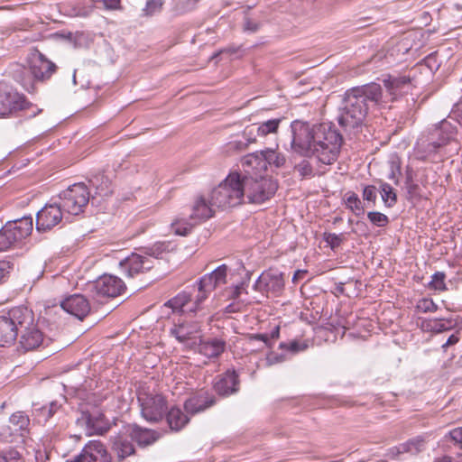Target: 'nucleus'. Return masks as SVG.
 <instances>
[{"label": "nucleus", "instance_id": "36", "mask_svg": "<svg viewBox=\"0 0 462 462\" xmlns=\"http://www.w3.org/2000/svg\"><path fill=\"white\" fill-rule=\"evenodd\" d=\"M424 448V439L420 436L413 438L407 442L402 444L399 448L400 453L418 454Z\"/></svg>", "mask_w": 462, "mask_h": 462}, {"label": "nucleus", "instance_id": "47", "mask_svg": "<svg viewBox=\"0 0 462 462\" xmlns=\"http://www.w3.org/2000/svg\"><path fill=\"white\" fill-rule=\"evenodd\" d=\"M301 178H310L313 176V168L308 160H302L294 166Z\"/></svg>", "mask_w": 462, "mask_h": 462}, {"label": "nucleus", "instance_id": "60", "mask_svg": "<svg viewBox=\"0 0 462 462\" xmlns=\"http://www.w3.org/2000/svg\"><path fill=\"white\" fill-rule=\"evenodd\" d=\"M458 340H459L458 337L457 335L453 334V335L449 336L447 342L443 345V347L455 345L458 342Z\"/></svg>", "mask_w": 462, "mask_h": 462}, {"label": "nucleus", "instance_id": "12", "mask_svg": "<svg viewBox=\"0 0 462 462\" xmlns=\"http://www.w3.org/2000/svg\"><path fill=\"white\" fill-rule=\"evenodd\" d=\"M142 416L148 421L158 422L168 409L166 398L160 393H141L138 396Z\"/></svg>", "mask_w": 462, "mask_h": 462}, {"label": "nucleus", "instance_id": "2", "mask_svg": "<svg viewBox=\"0 0 462 462\" xmlns=\"http://www.w3.org/2000/svg\"><path fill=\"white\" fill-rule=\"evenodd\" d=\"M382 98V88L377 83L364 85L348 89L344 96L338 124L346 131L358 127L364 122L371 106H376Z\"/></svg>", "mask_w": 462, "mask_h": 462}, {"label": "nucleus", "instance_id": "30", "mask_svg": "<svg viewBox=\"0 0 462 462\" xmlns=\"http://www.w3.org/2000/svg\"><path fill=\"white\" fill-rule=\"evenodd\" d=\"M165 414L167 423L171 430H181L189 421V414L183 412L179 407H171Z\"/></svg>", "mask_w": 462, "mask_h": 462}, {"label": "nucleus", "instance_id": "18", "mask_svg": "<svg viewBox=\"0 0 462 462\" xmlns=\"http://www.w3.org/2000/svg\"><path fill=\"white\" fill-rule=\"evenodd\" d=\"M284 288L283 274L275 270L263 272L254 284V289L262 293L278 296Z\"/></svg>", "mask_w": 462, "mask_h": 462}, {"label": "nucleus", "instance_id": "49", "mask_svg": "<svg viewBox=\"0 0 462 462\" xmlns=\"http://www.w3.org/2000/svg\"><path fill=\"white\" fill-rule=\"evenodd\" d=\"M417 309L423 313L434 312L438 310V306L431 299L425 298L418 302Z\"/></svg>", "mask_w": 462, "mask_h": 462}, {"label": "nucleus", "instance_id": "28", "mask_svg": "<svg viewBox=\"0 0 462 462\" xmlns=\"http://www.w3.org/2000/svg\"><path fill=\"white\" fill-rule=\"evenodd\" d=\"M12 76L27 92L33 93L35 91L34 82L36 80L33 79L29 66L16 65L12 71Z\"/></svg>", "mask_w": 462, "mask_h": 462}, {"label": "nucleus", "instance_id": "57", "mask_svg": "<svg viewBox=\"0 0 462 462\" xmlns=\"http://www.w3.org/2000/svg\"><path fill=\"white\" fill-rule=\"evenodd\" d=\"M35 459L36 462H45L50 459V451H48L46 448L43 450L38 449L35 452Z\"/></svg>", "mask_w": 462, "mask_h": 462}, {"label": "nucleus", "instance_id": "31", "mask_svg": "<svg viewBox=\"0 0 462 462\" xmlns=\"http://www.w3.org/2000/svg\"><path fill=\"white\" fill-rule=\"evenodd\" d=\"M89 183L99 196L106 197L113 193L112 180L103 172L93 175L89 179Z\"/></svg>", "mask_w": 462, "mask_h": 462}, {"label": "nucleus", "instance_id": "7", "mask_svg": "<svg viewBox=\"0 0 462 462\" xmlns=\"http://www.w3.org/2000/svg\"><path fill=\"white\" fill-rule=\"evenodd\" d=\"M244 192L249 203L262 204L269 200L276 192L278 183L272 178L254 176L245 168Z\"/></svg>", "mask_w": 462, "mask_h": 462}, {"label": "nucleus", "instance_id": "50", "mask_svg": "<svg viewBox=\"0 0 462 462\" xmlns=\"http://www.w3.org/2000/svg\"><path fill=\"white\" fill-rule=\"evenodd\" d=\"M14 269V263L10 261H0V284L6 282L11 272Z\"/></svg>", "mask_w": 462, "mask_h": 462}, {"label": "nucleus", "instance_id": "45", "mask_svg": "<svg viewBox=\"0 0 462 462\" xmlns=\"http://www.w3.org/2000/svg\"><path fill=\"white\" fill-rule=\"evenodd\" d=\"M367 217L369 221L379 227H383L387 226L389 223V218L386 215L378 212V211H371L367 214Z\"/></svg>", "mask_w": 462, "mask_h": 462}, {"label": "nucleus", "instance_id": "3", "mask_svg": "<svg viewBox=\"0 0 462 462\" xmlns=\"http://www.w3.org/2000/svg\"><path fill=\"white\" fill-rule=\"evenodd\" d=\"M227 265L221 264L210 273L203 275L197 282L198 295L195 300V308L188 309L187 306L191 300V295L186 291L178 293L164 303L165 307L171 308L172 313L195 312L199 306L208 299L209 294L218 286L226 282Z\"/></svg>", "mask_w": 462, "mask_h": 462}, {"label": "nucleus", "instance_id": "64", "mask_svg": "<svg viewBox=\"0 0 462 462\" xmlns=\"http://www.w3.org/2000/svg\"><path fill=\"white\" fill-rule=\"evenodd\" d=\"M280 335V327L276 326L270 333L269 337L272 339H276Z\"/></svg>", "mask_w": 462, "mask_h": 462}, {"label": "nucleus", "instance_id": "6", "mask_svg": "<svg viewBox=\"0 0 462 462\" xmlns=\"http://www.w3.org/2000/svg\"><path fill=\"white\" fill-rule=\"evenodd\" d=\"M32 324V310L24 306L11 309L0 316V346L12 345L18 337V328Z\"/></svg>", "mask_w": 462, "mask_h": 462}, {"label": "nucleus", "instance_id": "59", "mask_svg": "<svg viewBox=\"0 0 462 462\" xmlns=\"http://www.w3.org/2000/svg\"><path fill=\"white\" fill-rule=\"evenodd\" d=\"M243 290H244V283L235 286L233 289V291H232V298L237 299L241 295Z\"/></svg>", "mask_w": 462, "mask_h": 462}, {"label": "nucleus", "instance_id": "5", "mask_svg": "<svg viewBox=\"0 0 462 462\" xmlns=\"http://www.w3.org/2000/svg\"><path fill=\"white\" fill-rule=\"evenodd\" d=\"M244 199V177L238 172L229 173L211 192V204L221 208L239 206Z\"/></svg>", "mask_w": 462, "mask_h": 462}, {"label": "nucleus", "instance_id": "42", "mask_svg": "<svg viewBox=\"0 0 462 462\" xmlns=\"http://www.w3.org/2000/svg\"><path fill=\"white\" fill-rule=\"evenodd\" d=\"M446 274L443 272H436L428 284L429 289L444 291L447 290L445 283Z\"/></svg>", "mask_w": 462, "mask_h": 462}, {"label": "nucleus", "instance_id": "61", "mask_svg": "<svg viewBox=\"0 0 462 462\" xmlns=\"http://www.w3.org/2000/svg\"><path fill=\"white\" fill-rule=\"evenodd\" d=\"M254 338L260 341L264 342L268 346H272L271 344H269V336L267 334H256L254 336Z\"/></svg>", "mask_w": 462, "mask_h": 462}, {"label": "nucleus", "instance_id": "29", "mask_svg": "<svg viewBox=\"0 0 462 462\" xmlns=\"http://www.w3.org/2000/svg\"><path fill=\"white\" fill-rule=\"evenodd\" d=\"M60 408L58 402L53 401L48 406L37 407L36 405L32 410V423L38 425H44Z\"/></svg>", "mask_w": 462, "mask_h": 462}, {"label": "nucleus", "instance_id": "9", "mask_svg": "<svg viewBox=\"0 0 462 462\" xmlns=\"http://www.w3.org/2000/svg\"><path fill=\"white\" fill-rule=\"evenodd\" d=\"M213 206L211 200L208 203L205 198L198 197L191 208L190 221L177 219L175 222H172L171 227L173 232L180 236H187L196 224L213 217Z\"/></svg>", "mask_w": 462, "mask_h": 462}, {"label": "nucleus", "instance_id": "58", "mask_svg": "<svg viewBox=\"0 0 462 462\" xmlns=\"http://www.w3.org/2000/svg\"><path fill=\"white\" fill-rule=\"evenodd\" d=\"M106 8L117 9L120 5V0H102Z\"/></svg>", "mask_w": 462, "mask_h": 462}, {"label": "nucleus", "instance_id": "51", "mask_svg": "<svg viewBox=\"0 0 462 462\" xmlns=\"http://www.w3.org/2000/svg\"><path fill=\"white\" fill-rule=\"evenodd\" d=\"M287 356L283 353L270 352L267 354L265 361L268 366L286 361Z\"/></svg>", "mask_w": 462, "mask_h": 462}, {"label": "nucleus", "instance_id": "15", "mask_svg": "<svg viewBox=\"0 0 462 462\" xmlns=\"http://www.w3.org/2000/svg\"><path fill=\"white\" fill-rule=\"evenodd\" d=\"M76 424L89 433H106L111 424L99 411H89L82 407V413L76 420Z\"/></svg>", "mask_w": 462, "mask_h": 462}, {"label": "nucleus", "instance_id": "34", "mask_svg": "<svg viewBox=\"0 0 462 462\" xmlns=\"http://www.w3.org/2000/svg\"><path fill=\"white\" fill-rule=\"evenodd\" d=\"M9 422L12 426L11 430L14 431L29 430L30 419L23 411H17L11 415Z\"/></svg>", "mask_w": 462, "mask_h": 462}, {"label": "nucleus", "instance_id": "11", "mask_svg": "<svg viewBox=\"0 0 462 462\" xmlns=\"http://www.w3.org/2000/svg\"><path fill=\"white\" fill-rule=\"evenodd\" d=\"M125 289L124 281L111 274H104L88 284V291L97 301L118 297L124 293Z\"/></svg>", "mask_w": 462, "mask_h": 462}, {"label": "nucleus", "instance_id": "56", "mask_svg": "<svg viewBox=\"0 0 462 462\" xmlns=\"http://www.w3.org/2000/svg\"><path fill=\"white\" fill-rule=\"evenodd\" d=\"M262 26V23L258 21H255V20H253L251 18H248L246 17L245 19V23H244V30L245 32H256L259 31V29L261 28Z\"/></svg>", "mask_w": 462, "mask_h": 462}, {"label": "nucleus", "instance_id": "19", "mask_svg": "<svg viewBox=\"0 0 462 462\" xmlns=\"http://www.w3.org/2000/svg\"><path fill=\"white\" fill-rule=\"evenodd\" d=\"M122 273L130 278L150 271L153 267V260L145 255L133 253L119 263Z\"/></svg>", "mask_w": 462, "mask_h": 462}, {"label": "nucleus", "instance_id": "8", "mask_svg": "<svg viewBox=\"0 0 462 462\" xmlns=\"http://www.w3.org/2000/svg\"><path fill=\"white\" fill-rule=\"evenodd\" d=\"M31 107L33 105L23 94L5 81H0V117H9Z\"/></svg>", "mask_w": 462, "mask_h": 462}, {"label": "nucleus", "instance_id": "17", "mask_svg": "<svg viewBox=\"0 0 462 462\" xmlns=\"http://www.w3.org/2000/svg\"><path fill=\"white\" fill-rule=\"evenodd\" d=\"M217 402L215 395L208 390L200 389L192 393L184 402L185 412L196 415L214 406Z\"/></svg>", "mask_w": 462, "mask_h": 462}, {"label": "nucleus", "instance_id": "38", "mask_svg": "<svg viewBox=\"0 0 462 462\" xmlns=\"http://www.w3.org/2000/svg\"><path fill=\"white\" fill-rule=\"evenodd\" d=\"M281 122V118H274L263 122L257 126L258 135L266 136L270 134L276 133L278 131Z\"/></svg>", "mask_w": 462, "mask_h": 462}, {"label": "nucleus", "instance_id": "33", "mask_svg": "<svg viewBox=\"0 0 462 462\" xmlns=\"http://www.w3.org/2000/svg\"><path fill=\"white\" fill-rule=\"evenodd\" d=\"M346 208L353 212L356 217L365 214V207L361 202L358 195L354 191H347L343 198Z\"/></svg>", "mask_w": 462, "mask_h": 462}, {"label": "nucleus", "instance_id": "54", "mask_svg": "<svg viewBox=\"0 0 462 462\" xmlns=\"http://www.w3.org/2000/svg\"><path fill=\"white\" fill-rule=\"evenodd\" d=\"M363 199L374 204L377 199L376 188L373 185L365 186L363 190Z\"/></svg>", "mask_w": 462, "mask_h": 462}, {"label": "nucleus", "instance_id": "23", "mask_svg": "<svg viewBox=\"0 0 462 462\" xmlns=\"http://www.w3.org/2000/svg\"><path fill=\"white\" fill-rule=\"evenodd\" d=\"M18 335H20V345L25 350H33L38 347L42 342V333L38 329L34 323V315L32 311V324L25 328H18Z\"/></svg>", "mask_w": 462, "mask_h": 462}, {"label": "nucleus", "instance_id": "16", "mask_svg": "<svg viewBox=\"0 0 462 462\" xmlns=\"http://www.w3.org/2000/svg\"><path fill=\"white\" fill-rule=\"evenodd\" d=\"M66 462H112V457L104 443L100 440H90L79 455Z\"/></svg>", "mask_w": 462, "mask_h": 462}, {"label": "nucleus", "instance_id": "32", "mask_svg": "<svg viewBox=\"0 0 462 462\" xmlns=\"http://www.w3.org/2000/svg\"><path fill=\"white\" fill-rule=\"evenodd\" d=\"M113 450L116 453L118 462L131 456L134 453V447L131 441L122 439L121 435H118L113 444Z\"/></svg>", "mask_w": 462, "mask_h": 462}, {"label": "nucleus", "instance_id": "55", "mask_svg": "<svg viewBox=\"0 0 462 462\" xmlns=\"http://www.w3.org/2000/svg\"><path fill=\"white\" fill-rule=\"evenodd\" d=\"M254 138H245V140H236L229 143V146L231 149H236L237 151H244L247 148L249 143H254Z\"/></svg>", "mask_w": 462, "mask_h": 462}, {"label": "nucleus", "instance_id": "53", "mask_svg": "<svg viewBox=\"0 0 462 462\" xmlns=\"http://www.w3.org/2000/svg\"><path fill=\"white\" fill-rule=\"evenodd\" d=\"M452 327L451 320H444V319H435L432 321V325H430V329L435 332H442L449 329Z\"/></svg>", "mask_w": 462, "mask_h": 462}, {"label": "nucleus", "instance_id": "27", "mask_svg": "<svg viewBox=\"0 0 462 462\" xmlns=\"http://www.w3.org/2000/svg\"><path fill=\"white\" fill-rule=\"evenodd\" d=\"M226 341L220 338L199 339V353L208 358L218 357L226 350Z\"/></svg>", "mask_w": 462, "mask_h": 462}, {"label": "nucleus", "instance_id": "25", "mask_svg": "<svg viewBox=\"0 0 462 462\" xmlns=\"http://www.w3.org/2000/svg\"><path fill=\"white\" fill-rule=\"evenodd\" d=\"M5 226L8 229H11L10 232L17 243L27 237L32 233L33 229V221L32 217H23L15 220L7 221Z\"/></svg>", "mask_w": 462, "mask_h": 462}, {"label": "nucleus", "instance_id": "10", "mask_svg": "<svg viewBox=\"0 0 462 462\" xmlns=\"http://www.w3.org/2000/svg\"><path fill=\"white\" fill-rule=\"evenodd\" d=\"M90 194L83 182L75 183L60 194V205L70 215H79L89 201Z\"/></svg>", "mask_w": 462, "mask_h": 462}, {"label": "nucleus", "instance_id": "63", "mask_svg": "<svg viewBox=\"0 0 462 462\" xmlns=\"http://www.w3.org/2000/svg\"><path fill=\"white\" fill-rule=\"evenodd\" d=\"M451 440L462 449V435H449Z\"/></svg>", "mask_w": 462, "mask_h": 462}, {"label": "nucleus", "instance_id": "26", "mask_svg": "<svg viewBox=\"0 0 462 462\" xmlns=\"http://www.w3.org/2000/svg\"><path fill=\"white\" fill-rule=\"evenodd\" d=\"M199 331L200 326L198 322H181L175 323L170 329V334L179 342L186 343L189 340L195 339Z\"/></svg>", "mask_w": 462, "mask_h": 462}, {"label": "nucleus", "instance_id": "39", "mask_svg": "<svg viewBox=\"0 0 462 462\" xmlns=\"http://www.w3.org/2000/svg\"><path fill=\"white\" fill-rule=\"evenodd\" d=\"M405 189L407 191V199L409 200L420 198V188L413 180L412 175L410 172H407V174H406Z\"/></svg>", "mask_w": 462, "mask_h": 462}, {"label": "nucleus", "instance_id": "21", "mask_svg": "<svg viewBox=\"0 0 462 462\" xmlns=\"http://www.w3.org/2000/svg\"><path fill=\"white\" fill-rule=\"evenodd\" d=\"M239 376L234 370H227L222 374L217 375L213 383V388L220 396H229L239 391Z\"/></svg>", "mask_w": 462, "mask_h": 462}, {"label": "nucleus", "instance_id": "13", "mask_svg": "<svg viewBox=\"0 0 462 462\" xmlns=\"http://www.w3.org/2000/svg\"><path fill=\"white\" fill-rule=\"evenodd\" d=\"M29 69L33 79L38 82L49 80L56 72L55 63L46 58V56L38 50H33L28 60Z\"/></svg>", "mask_w": 462, "mask_h": 462}, {"label": "nucleus", "instance_id": "40", "mask_svg": "<svg viewBox=\"0 0 462 462\" xmlns=\"http://www.w3.org/2000/svg\"><path fill=\"white\" fill-rule=\"evenodd\" d=\"M104 400L105 397L97 395L96 393L88 394L87 397L79 404L80 414L82 413V407H84V409L92 411V409L97 408Z\"/></svg>", "mask_w": 462, "mask_h": 462}, {"label": "nucleus", "instance_id": "1", "mask_svg": "<svg viewBox=\"0 0 462 462\" xmlns=\"http://www.w3.org/2000/svg\"><path fill=\"white\" fill-rule=\"evenodd\" d=\"M292 150L304 157H315L324 165L333 164L338 157L343 138L326 124L310 125L301 120L291 124Z\"/></svg>", "mask_w": 462, "mask_h": 462}, {"label": "nucleus", "instance_id": "52", "mask_svg": "<svg viewBox=\"0 0 462 462\" xmlns=\"http://www.w3.org/2000/svg\"><path fill=\"white\" fill-rule=\"evenodd\" d=\"M21 459L22 455L15 449H10L0 454V462H18Z\"/></svg>", "mask_w": 462, "mask_h": 462}, {"label": "nucleus", "instance_id": "20", "mask_svg": "<svg viewBox=\"0 0 462 462\" xmlns=\"http://www.w3.org/2000/svg\"><path fill=\"white\" fill-rule=\"evenodd\" d=\"M267 163L274 165L277 168L282 167L285 163V157L282 153H278L273 150H267L261 152L260 156L254 153L248 154L242 161L244 168L252 166L254 168L259 167L265 170Z\"/></svg>", "mask_w": 462, "mask_h": 462}, {"label": "nucleus", "instance_id": "41", "mask_svg": "<svg viewBox=\"0 0 462 462\" xmlns=\"http://www.w3.org/2000/svg\"><path fill=\"white\" fill-rule=\"evenodd\" d=\"M10 230L5 225L0 229V252L8 250L16 243Z\"/></svg>", "mask_w": 462, "mask_h": 462}, {"label": "nucleus", "instance_id": "46", "mask_svg": "<svg viewBox=\"0 0 462 462\" xmlns=\"http://www.w3.org/2000/svg\"><path fill=\"white\" fill-rule=\"evenodd\" d=\"M133 441H135L141 448H146L155 443L160 435H132Z\"/></svg>", "mask_w": 462, "mask_h": 462}, {"label": "nucleus", "instance_id": "43", "mask_svg": "<svg viewBox=\"0 0 462 462\" xmlns=\"http://www.w3.org/2000/svg\"><path fill=\"white\" fill-rule=\"evenodd\" d=\"M168 250V245L163 242H158L150 247L144 249L145 256L151 258H162V254Z\"/></svg>", "mask_w": 462, "mask_h": 462}, {"label": "nucleus", "instance_id": "62", "mask_svg": "<svg viewBox=\"0 0 462 462\" xmlns=\"http://www.w3.org/2000/svg\"><path fill=\"white\" fill-rule=\"evenodd\" d=\"M434 462H459L457 458L449 457V456H443L441 457H438L434 460Z\"/></svg>", "mask_w": 462, "mask_h": 462}, {"label": "nucleus", "instance_id": "37", "mask_svg": "<svg viewBox=\"0 0 462 462\" xmlns=\"http://www.w3.org/2000/svg\"><path fill=\"white\" fill-rule=\"evenodd\" d=\"M380 192L382 199L387 208H392L396 204L397 195L390 184L382 182L380 185Z\"/></svg>", "mask_w": 462, "mask_h": 462}, {"label": "nucleus", "instance_id": "14", "mask_svg": "<svg viewBox=\"0 0 462 462\" xmlns=\"http://www.w3.org/2000/svg\"><path fill=\"white\" fill-rule=\"evenodd\" d=\"M63 211L60 204H46L36 214L37 232H48L59 226L63 219Z\"/></svg>", "mask_w": 462, "mask_h": 462}, {"label": "nucleus", "instance_id": "4", "mask_svg": "<svg viewBox=\"0 0 462 462\" xmlns=\"http://www.w3.org/2000/svg\"><path fill=\"white\" fill-rule=\"evenodd\" d=\"M457 134V128L447 119L430 128L426 135L421 136L417 143L416 150L419 158L427 157L438 152L439 149L454 141Z\"/></svg>", "mask_w": 462, "mask_h": 462}, {"label": "nucleus", "instance_id": "44", "mask_svg": "<svg viewBox=\"0 0 462 462\" xmlns=\"http://www.w3.org/2000/svg\"><path fill=\"white\" fill-rule=\"evenodd\" d=\"M324 241L330 246L332 250L338 248L341 244L346 240L345 234H335V233H327L325 232L323 235Z\"/></svg>", "mask_w": 462, "mask_h": 462}, {"label": "nucleus", "instance_id": "35", "mask_svg": "<svg viewBox=\"0 0 462 462\" xmlns=\"http://www.w3.org/2000/svg\"><path fill=\"white\" fill-rule=\"evenodd\" d=\"M309 346V340L293 339L289 342H281L279 344V349L290 352L292 355H296L308 349Z\"/></svg>", "mask_w": 462, "mask_h": 462}, {"label": "nucleus", "instance_id": "48", "mask_svg": "<svg viewBox=\"0 0 462 462\" xmlns=\"http://www.w3.org/2000/svg\"><path fill=\"white\" fill-rule=\"evenodd\" d=\"M162 6V0H148L143 12L145 15L151 16L159 13Z\"/></svg>", "mask_w": 462, "mask_h": 462}, {"label": "nucleus", "instance_id": "24", "mask_svg": "<svg viewBox=\"0 0 462 462\" xmlns=\"http://www.w3.org/2000/svg\"><path fill=\"white\" fill-rule=\"evenodd\" d=\"M383 85L392 96V99H396L399 96L409 92L411 88V80L408 76H388L383 79Z\"/></svg>", "mask_w": 462, "mask_h": 462}, {"label": "nucleus", "instance_id": "22", "mask_svg": "<svg viewBox=\"0 0 462 462\" xmlns=\"http://www.w3.org/2000/svg\"><path fill=\"white\" fill-rule=\"evenodd\" d=\"M60 307L69 314L82 320L90 311L88 300L82 294H73L60 301Z\"/></svg>", "mask_w": 462, "mask_h": 462}]
</instances>
